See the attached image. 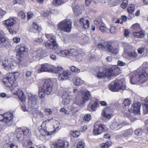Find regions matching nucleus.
Masks as SVG:
<instances>
[{"mask_svg": "<svg viewBox=\"0 0 148 148\" xmlns=\"http://www.w3.org/2000/svg\"><path fill=\"white\" fill-rule=\"evenodd\" d=\"M148 79V63L144 62L143 66L133 72L130 82L133 84H139L147 81Z\"/></svg>", "mask_w": 148, "mask_h": 148, "instance_id": "obj_1", "label": "nucleus"}, {"mask_svg": "<svg viewBox=\"0 0 148 148\" xmlns=\"http://www.w3.org/2000/svg\"><path fill=\"white\" fill-rule=\"evenodd\" d=\"M53 88L52 82L50 79H45L43 85L39 89V96L41 99L44 98L45 94H51Z\"/></svg>", "mask_w": 148, "mask_h": 148, "instance_id": "obj_2", "label": "nucleus"}, {"mask_svg": "<svg viewBox=\"0 0 148 148\" xmlns=\"http://www.w3.org/2000/svg\"><path fill=\"white\" fill-rule=\"evenodd\" d=\"M95 46L100 50L108 51H111L112 47L111 43L103 40L101 38H96L95 39Z\"/></svg>", "mask_w": 148, "mask_h": 148, "instance_id": "obj_3", "label": "nucleus"}, {"mask_svg": "<svg viewBox=\"0 0 148 148\" xmlns=\"http://www.w3.org/2000/svg\"><path fill=\"white\" fill-rule=\"evenodd\" d=\"M109 88L110 90L114 92L124 90L126 89L125 82L122 80H115L110 84Z\"/></svg>", "mask_w": 148, "mask_h": 148, "instance_id": "obj_4", "label": "nucleus"}, {"mask_svg": "<svg viewBox=\"0 0 148 148\" xmlns=\"http://www.w3.org/2000/svg\"><path fill=\"white\" fill-rule=\"evenodd\" d=\"M19 75V73L17 72H14L8 74L5 78L3 79V82L8 87H12L16 82V79Z\"/></svg>", "mask_w": 148, "mask_h": 148, "instance_id": "obj_5", "label": "nucleus"}, {"mask_svg": "<svg viewBox=\"0 0 148 148\" xmlns=\"http://www.w3.org/2000/svg\"><path fill=\"white\" fill-rule=\"evenodd\" d=\"M46 38L49 39L45 44V45L48 49L53 50L56 49L58 47L56 41L55 36L53 34H45Z\"/></svg>", "mask_w": 148, "mask_h": 148, "instance_id": "obj_6", "label": "nucleus"}, {"mask_svg": "<svg viewBox=\"0 0 148 148\" xmlns=\"http://www.w3.org/2000/svg\"><path fill=\"white\" fill-rule=\"evenodd\" d=\"M72 26V22L68 19H66L60 22L58 24V29L66 32H70Z\"/></svg>", "mask_w": 148, "mask_h": 148, "instance_id": "obj_7", "label": "nucleus"}, {"mask_svg": "<svg viewBox=\"0 0 148 148\" xmlns=\"http://www.w3.org/2000/svg\"><path fill=\"white\" fill-rule=\"evenodd\" d=\"M13 115L12 113L8 112L3 114L0 115V121L5 123L9 126L12 124Z\"/></svg>", "mask_w": 148, "mask_h": 148, "instance_id": "obj_8", "label": "nucleus"}, {"mask_svg": "<svg viewBox=\"0 0 148 148\" xmlns=\"http://www.w3.org/2000/svg\"><path fill=\"white\" fill-rule=\"evenodd\" d=\"M14 57L3 60L2 61V65L3 68L6 70L13 68L16 65Z\"/></svg>", "mask_w": 148, "mask_h": 148, "instance_id": "obj_9", "label": "nucleus"}, {"mask_svg": "<svg viewBox=\"0 0 148 148\" xmlns=\"http://www.w3.org/2000/svg\"><path fill=\"white\" fill-rule=\"evenodd\" d=\"M15 132L17 138L19 140H21L23 139V134L24 137H26L28 135L30 132L27 128H24L22 129L21 128H18L16 129Z\"/></svg>", "mask_w": 148, "mask_h": 148, "instance_id": "obj_10", "label": "nucleus"}, {"mask_svg": "<svg viewBox=\"0 0 148 148\" xmlns=\"http://www.w3.org/2000/svg\"><path fill=\"white\" fill-rule=\"evenodd\" d=\"M11 92L14 94L16 95L21 101L23 102L25 101V97L23 92H22L21 90L18 87L16 86L12 89Z\"/></svg>", "mask_w": 148, "mask_h": 148, "instance_id": "obj_11", "label": "nucleus"}, {"mask_svg": "<svg viewBox=\"0 0 148 148\" xmlns=\"http://www.w3.org/2000/svg\"><path fill=\"white\" fill-rule=\"evenodd\" d=\"M16 23V20L13 18H10L5 21V24L11 34H14L16 32L11 28L15 25Z\"/></svg>", "mask_w": 148, "mask_h": 148, "instance_id": "obj_12", "label": "nucleus"}, {"mask_svg": "<svg viewBox=\"0 0 148 148\" xmlns=\"http://www.w3.org/2000/svg\"><path fill=\"white\" fill-rule=\"evenodd\" d=\"M94 135H98L103 131L105 130L106 127L104 125H100L98 122H96L94 125Z\"/></svg>", "mask_w": 148, "mask_h": 148, "instance_id": "obj_13", "label": "nucleus"}, {"mask_svg": "<svg viewBox=\"0 0 148 148\" xmlns=\"http://www.w3.org/2000/svg\"><path fill=\"white\" fill-rule=\"evenodd\" d=\"M71 72L69 70H65L58 75V79L60 81H63L68 79L69 77L71 74Z\"/></svg>", "mask_w": 148, "mask_h": 148, "instance_id": "obj_14", "label": "nucleus"}, {"mask_svg": "<svg viewBox=\"0 0 148 148\" xmlns=\"http://www.w3.org/2000/svg\"><path fill=\"white\" fill-rule=\"evenodd\" d=\"M53 68L52 66L47 63H45L42 65L41 68L38 70L37 72L38 73L44 72H51L53 71Z\"/></svg>", "mask_w": 148, "mask_h": 148, "instance_id": "obj_15", "label": "nucleus"}, {"mask_svg": "<svg viewBox=\"0 0 148 148\" xmlns=\"http://www.w3.org/2000/svg\"><path fill=\"white\" fill-rule=\"evenodd\" d=\"M140 105L139 103H134L131 107L128 109L129 111L131 113L139 114L140 112Z\"/></svg>", "mask_w": 148, "mask_h": 148, "instance_id": "obj_16", "label": "nucleus"}, {"mask_svg": "<svg viewBox=\"0 0 148 148\" xmlns=\"http://www.w3.org/2000/svg\"><path fill=\"white\" fill-rule=\"evenodd\" d=\"M119 69L116 65L113 66L112 68H110L106 70L104 72L105 73V77H110L111 75H113V73L115 72Z\"/></svg>", "mask_w": 148, "mask_h": 148, "instance_id": "obj_17", "label": "nucleus"}, {"mask_svg": "<svg viewBox=\"0 0 148 148\" xmlns=\"http://www.w3.org/2000/svg\"><path fill=\"white\" fill-rule=\"evenodd\" d=\"M64 141L61 140H58L56 142L53 143L51 145L52 148H66Z\"/></svg>", "mask_w": 148, "mask_h": 148, "instance_id": "obj_18", "label": "nucleus"}, {"mask_svg": "<svg viewBox=\"0 0 148 148\" xmlns=\"http://www.w3.org/2000/svg\"><path fill=\"white\" fill-rule=\"evenodd\" d=\"M127 124L125 121L123 123L114 122L112 123L110 127L112 129L117 130L121 128L123 126L126 125Z\"/></svg>", "mask_w": 148, "mask_h": 148, "instance_id": "obj_19", "label": "nucleus"}, {"mask_svg": "<svg viewBox=\"0 0 148 148\" xmlns=\"http://www.w3.org/2000/svg\"><path fill=\"white\" fill-rule=\"evenodd\" d=\"M16 49L18 50V54L21 57H23V53L27 52L29 51L28 48L23 45H18L16 47Z\"/></svg>", "mask_w": 148, "mask_h": 148, "instance_id": "obj_20", "label": "nucleus"}, {"mask_svg": "<svg viewBox=\"0 0 148 148\" xmlns=\"http://www.w3.org/2000/svg\"><path fill=\"white\" fill-rule=\"evenodd\" d=\"M27 96L28 99L29 103L34 105L36 103L38 98V96L36 95H33L31 93H28Z\"/></svg>", "mask_w": 148, "mask_h": 148, "instance_id": "obj_21", "label": "nucleus"}, {"mask_svg": "<svg viewBox=\"0 0 148 148\" xmlns=\"http://www.w3.org/2000/svg\"><path fill=\"white\" fill-rule=\"evenodd\" d=\"M39 131L41 135L39 136V138L42 141L45 140L46 136L50 135L52 133V132H47L46 130L42 128L40 129Z\"/></svg>", "mask_w": 148, "mask_h": 148, "instance_id": "obj_22", "label": "nucleus"}, {"mask_svg": "<svg viewBox=\"0 0 148 148\" xmlns=\"http://www.w3.org/2000/svg\"><path fill=\"white\" fill-rule=\"evenodd\" d=\"M110 108L109 107H107L104 108L102 111L101 115L104 118L110 119L111 115L110 114Z\"/></svg>", "mask_w": 148, "mask_h": 148, "instance_id": "obj_23", "label": "nucleus"}, {"mask_svg": "<svg viewBox=\"0 0 148 148\" xmlns=\"http://www.w3.org/2000/svg\"><path fill=\"white\" fill-rule=\"evenodd\" d=\"M80 23L85 29H88L89 26V21L84 18H81L79 21Z\"/></svg>", "mask_w": 148, "mask_h": 148, "instance_id": "obj_24", "label": "nucleus"}, {"mask_svg": "<svg viewBox=\"0 0 148 148\" xmlns=\"http://www.w3.org/2000/svg\"><path fill=\"white\" fill-rule=\"evenodd\" d=\"M135 9V5L133 4H132L129 5L127 8V11L130 14L129 15V19L132 18L134 16V14L132 13L134 12Z\"/></svg>", "mask_w": 148, "mask_h": 148, "instance_id": "obj_25", "label": "nucleus"}, {"mask_svg": "<svg viewBox=\"0 0 148 148\" xmlns=\"http://www.w3.org/2000/svg\"><path fill=\"white\" fill-rule=\"evenodd\" d=\"M85 103L82 99L79 97H76L73 101V103L79 106H81Z\"/></svg>", "mask_w": 148, "mask_h": 148, "instance_id": "obj_26", "label": "nucleus"}, {"mask_svg": "<svg viewBox=\"0 0 148 148\" xmlns=\"http://www.w3.org/2000/svg\"><path fill=\"white\" fill-rule=\"evenodd\" d=\"M69 96L66 93H64L62 96V102L65 105H67L70 102Z\"/></svg>", "mask_w": 148, "mask_h": 148, "instance_id": "obj_27", "label": "nucleus"}, {"mask_svg": "<svg viewBox=\"0 0 148 148\" xmlns=\"http://www.w3.org/2000/svg\"><path fill=\"white\" fill-rule=\"evenodd\" d=\"M79 43L82 45H84L88 42L89 38L84 35L79 38Z\"/></svg>", "mask_w": 148, "mask_h": 148, "instance_id": "obj_28", "label": "nucleus"}, {"mask_svg": "<svg viewBox=\"0 0 148 148\" xmlns=\"http://www.w3.org/2000/svg\"><path fill=\"white\" fill-rule=\"evenodd\" d=\"M138 32H135L133 33L134 36L136 38H142L145 36V32L142 30L138 31Z\"/></svg>", "mask_w": 148, "mask_h": 148, "instance_id": "obj_29", "label": "nucleus"}, {"mask_svg": "<svg viewBox=\"0 0 148 148\" xmlns=\"http://www.w3.org/2000/svg\"><path fill=\"white\" fill-rule=\"evenodd\" d=\"M90 96V92L88 91L83 92L82 93V99L85 102L89 99Z\"/></svg>", "mask_w": 148, "mask_h": 148, "instance_id": "obj_30", "label": "nucleus"}, {"mask_svg": "<svg viewBox=\"0 0 148 148\" xmlns=\"http://www.w3.org/2000/svg\"><path fill=\"white\" fill-rule=\"evenodd\" d=\"M8 43L5 38L2 35L0 36V46L1 47H5Z\"/></svg>", "mask_w": 148, "mask_h": 148, "instance_id": "obj_31", "label": "nucleus"}, {"mask_svg": "<svg viewBox=\"0 0 148 148\" xmlns=\"http://www.w3.org/2000/svg\"><path fill=\"white\" fill-rule=\"evenodd\" d=\"M79 51L73 49H69V56L74 57L75 58Z\"/></svg>", "mask_w": 148, "mask_h": 148, "instance_id": "obj_32", "label": "nucleus"}, {"mask_svg": "<svg viewBox=\"0 0 148 148\" xmlns=\"http://www.w3.org/2000/svg\"><path fill=\"white\" fill-rule=\"evenodd\" d=\"M73 9L74 13L76 15H78L80 13L81 8L78 5L75 4L73 5Z\"/></svg>", "mask_w": 148, "mask_h": 148, "instance_id": "obj_33", "label": "nucleus"}, {"mask_svg": "<svg viewBox=\"0 0 148 148\" xmlns=\"http://www.w3.org/2000/svg\"><path fill=\"white\" fill-rule=\"evenodd\" d=\"M40 27L36 23H34L32 24V28L30 31L34 32H36L37 31L40 30Z\"/></svg>", "mask_w": 148, "mask_h": 148, "instance_id": "obj_34", "label": "nucleus"}, {"mask_svg": "<svg viewBox=\"0 0 148 148\" xmlns=\"http://www.w3.org/2000/svg\"><path fill=\"white\" fill-rule=\"evenodd\" d=\"M112 145V143L111 141L107 140L105 143H102L100 145L101 148H108Z\"/></svg>", "mask_w": 148, "mask_h": 148, "instance_id": "obj_35", "label": "nucleus"}, {"mask_svg": "<svg viewBox=\"0 0 148 148\" xmlns=\"http://www.w3.org/2000/svg\"><path fill=\"white\" fill-rule=\"evenodd\" d=\"M57 53L59 56L62 57L69 56V50H60L57 52Z\"/></svg>", "mask_w": 148, "mask_h": 148, "instance_id": "obj_36", "label": "nucleus"}, {"mask_svg": "<svg viewBox=\"0 0 148 148\" xmlns=\"http://www.w3.org/2000/svg\"><path fill=\"white\" fill-rule=\"evenodd\" d=\"M84 55V53L79 51L75 58L78 62H81L82 60Z\"/></svg>", "mask_w": 148, "mask_h": 148, "instance_id": "obj_37", "label": "nucleus"}, {"mask_svg": "<svg viewBox=\"0 0 148 148\" xmlns=\"http://www.w3.org/2000/svg\"><path fill=\"white\" fill-rule=\"evenodd\" d=\"M132 29L134 31L142 30L140 25L138 23H136L133 24L131 27Z\"/></svg>", "mask_w": 148, "mask_h": 148, "instance_id": "obj_38", "label": "nucleus"}, {"mask_svg": "<svg viewBox=\"0 0 148 148\" xmlns=\"http://www.w3.org/2000/svg\"><path fill=\"white\" fill-rule=\"evenodd\" d=\"M133 132V130L132 129H129L123 132L122 134H121V136H128L131 135Z\"/></svg>", "mask_w": 148, "mask_h": 148, "instance_id": "obj_39", "label": "nucleus"}, {"mask_svg": "<svg viewBox=\"0 0 148 148\" xmlns=\"http://www.w3.org/2000/svg\"><path fill=\"white\" fill-rule=\"evenodd\" d=\"M52 124L53 125L54 131H58L60 126V123L59 122L53 119V121Z\"/></svg>", "mask_w": 148, "mask_h": 148, "instance_id": "obj_40", "label": "nucleus"}, {"mask_svg": "<svg viewBox=\"0 0 148 148\" xmlns=\"http://www.w3.org/2000/svg\"><path fill=\"white\" fill-rule=\"evenodd\" d=\"M73 81L74 82L73 84L76 85H79L82 84L83 81L80 78L76 77L73 79Z\"/></svg>", "mask_w": 148, "mask_h": 148, "instance_id": "obj_41", "label": "nucleus"}, {"mask_svg": "<svg viewBox=\"0 0 148 148\" xmlns=\"http://www.w3.org/2000/svg\"><path fill=\"white\" fill-rule=\"evenodd\" d=\"M131 102L128 99H126L124 101L123 103V106L124 108H127L131 104Z\"/></svg>", "mask_w": 148, "mask_h": 148, "instance_id": "obj_42", "label": "nucleus"}, {"mask_svg": "<svg viewBox=\"0 0 148 148\" xmlns=\"http://www.w3.org/2000/svg\"><path fill=\"white\" fill-rule=\"evenodd\" d=\"M94 23L97 28H99L102 24L101 21L98 18H96L94 20Z\"/></svg>", "mask_w": 148, "mask_h": 148, "instance_id": "obj_43", "label": "nucleus"}, {"mask_svg": "<svg viewBox=\"0 0 148 148\" xmlns=\"http://www.w3.org/2000/svg\"><path fill=\"white\" fill-rule=\"evenodd\" d=\"M70 134L73 137H78L80 135V132H79L75 131H71Z\"/></svg>", "mask_w": 148, "mask_h": 148, "instance_id": "obj_44", "label": "nucleus"}, {"mask_svg": "<svg viewBox=\"0 0 148 148\" xmlns=\"http://www.w3.org/2000/svg\"><path fill=\"white\" fill-rule=\"evenodd\" d=\"M128 56L127 58H135L137 56V54L135 52H131L130 53H127Z\"/></svg>", "mask_w": 148, "mask_h": 148, "instance_id": "obj_45", "label": "nucleus"}, {"mask_svg": "<svg viewBox=\"0 0 148 148\" xmlns=\"http://www.w3.org/2000/svg\"><path fill=\"white\" fill-rule=\"evenodd\" d=\"M43 51L42 48H40L37 51H35L33 53L34 54L36 55L37 57H40V55L42 54Z\"/></svg>", "mask_w": 148, "mask_h": 148, "instance_id": "obj_46", "label": "nucleus"}, {"mask_svg": "<svg viewBox=\"0 0 148 148\" xmlns=\"http://www.w3.org/2000/svg\"><path fill=\"white\" fill-rule=\"evenodd\" d=\"M111 51L109 52L113 54H117L119 52V49L118 47L113 48L112 47L111 49Z\"/></svg>", "mask_w": 148, "mask_h": 148, "instance_id": "obj_47", "label": "nucleus"}, {"mask_svg": "<svg viewBox=\"0 0 148 148\" xmlns=\"http://www.w3.org/2000/svg\"><path fill=\"white\" fill-rule=\"evenodd\" d=\"M64 71L63 70L62 68L60 66H58L56 69V73L57 74V75Z\"/></svg>", "mask_w": 148, "mask_h": 148, "instance_id": "obj_48", "label": "nucleus"}, {"mask_svg": "<svg viewBox=\"0 0 148 148\" xmlns=\"http://www.w3.org/2000/svg\"><path fill=\"white\" fill-rule=\"evenodd\" d=\"M143 113L146 114L148 113V103L144 104L143 106Z\"/></svg>", "mask_w": 148, "mask_h": 148, "instance_id": "obj_49", "label": "nucleus"}, {"mask_svg": "<svg viewBox=\"0 0 148 148\" xmlns=\"http://www.w3.org/2000/svg\"><path fill=\"white\" fill-rule=\"evenodd\" d=\"M64 2L62 0H53V3L55 5H60L63 4Z\"/></svg>", "mask_w": 148, "mask_h": 148, "instance_id": "obj_50", "label": "nucleus"}, {"mask_svg": "<svg viewBox=\"0 0 148 148\" xmlns=\"http://www.w3.org/2000/svg\"><path fill=\"white\" fill-rule=\"evenodd\" d=\"M128 0H124L123 1V3L121 5V7L124 9L126 8L128 5Z\"/></svg>", "mask_w": 148, "mask_h": 148, "instance_id": "obj_51", "label": "nucleus"}, {"mask_svg": "<svg viewBox=\"0 0 148 148\" xmlns=\"http://www.w3.org/2000/svg\"><path fill=\"white\" fill-rule=\"evenodd\" d=\"M99 28V30L103 33H106V32L107 29L104 26L102 25V24L100 25Z\"/></svg>", "mask_w": 148, "mask_h": 148, "instance_id": "obj_52", "label": "nucleus"}, {"mask_svg": "<svg viewBox=\"0 0 148 148\" xmlns=\"http://www.w3.org/2000/svg\"><path fill=\"white\" fill-rule=\"evenodd\" d=\"M14 147L18 148L17 146L13 144H11L10 146L7 144H5L4 145L3 148H13Z\"/></svg>", "mask_w": 148, "mask_h": 148, "instance_id": "obj_53", "label": "nucleus"}, {"mask_svg": "<svg viewBox=\"0 0 148 148\" xmlns=\"http://www.w3.org/2000/svg\"><path fill=\"white\" fill-rule=\"evenodd\" d=\"M91 118V116L90 115L86 114L84 116L83 119L85 121L88 122L90 120Z\"/></svg>", "mask_w": 148, "mask_h": 148, "instance_id": "obj_54", "label": "nucleus"}, {"mask_svg": "<svg viewBox=\"0 0 148 148\" xmlns=\"http://www.w3.org/2000/svg\"><path fill=\"white\" fill-rule=\"evenodd\" d=\"M70 69L72 71L75 73H79L80 71V69L77 68L74 66H71Z\"/></svg>", "mask_w": 148, "mask_h": 148, "instance_id": "obj_55", "label": "nucleus"}, {"mask_svg": "<svg viewBox=\"0 0 148 148\" xmlns=\"http://www.w3.org/2000/svg\"><path fill=\"white\" fill-rule=\"evenodd\" d=\"M18 16L21 18L22 19L24 18L25 17V15L23 11H19L18 13Z\"/></svg>", "mask_w": 148, "mask_h": 148, "instance_id": "obj_56", "label": "nucleus"}, {"mask_svg": "<svg viewBox=\"0 0 148 148\" xmlns=\"http://www.w3.org/2000/svg\"><path fill=\"white\" fill-rule=\"evenodd\" d=\"M110 33L113 34H115L117 33V30L116 28L115 27H112L110 30Z\"/></svg>", "mask_w": 148, "mask_h": 148, "instance_id": "obj_57", "label": "nucleus"}, {"mask_svg": "<svg viewBox=\"0 0 148 148\" xmlns=\"http://www.w3.org/2000/svg\"><path fill=\"white\" fill-rule=\"evenodd\" d=\"M84 143L82 141H81L77 144V148H84Z\"/></svg>", "mask_w": 148, "mask_h": 148, "instance_id": "obj_58", "label": "nucleus"}, {"mask_svg": "<svg viewBox=\"0 0 148 148\" xmlns=\"http://www.w3.org/2000/svg\"><path fill=\"white\" fill-rule=\"evenodd\" d=\"M34 14L31 11H29L27 13V20H29L33 16Z\"/></svg>", "mask_w": 148, "mask_h": 148, "instance_id": "obj_59", "label": "nucleus"}, {"mask_svg": "<svg viewBox=\"0 0 148 148\" xmlns=\"http://www.w3.org/2000/svg\"><path fill=\"white\" fill-rule=\"evenodd\" d=\"M143 132L142 130L141 129H138L135 131V133L136 135H141Z\"/></svg>", "mask_w": 148, "mask_h": 148, "instance_id": "obj_60", "label": "nucleus"}, {"mask_svg": "<svg viewBox=\"0 0 148 148\" xmlns=\"http://www.w3.org/2000/svg\"><path fill=\"white\" fill-rule=\"evenodd\" d=\"M97 77L98 78H102L105 77V73L104 71L99 72L97 74Z\"/></svg>", "mask_w": 148, "mask_h": 148, "instance_id": "obj_61", "label": "nucleus"}, {"mask_svg": "<svg viewBox=\"0 0 148 148\" xmlns=\"http://www.w3.org/2000/svg\"><path fill=\"white\" fill-rule=\"evenodd\" d=\"M49 14V12L48 11H43L41 12V15L44 17L48 16Z\"/></svg>", "mask_w": 148, "mask_h": 148, "instance_id": "obj_62", "label": "nucleus"}, {"mask_svg": "<svg viewBox=\"0 0 148 148\" xmlns=\"http://www.w3.org/2000/svg\"><path fill=\"white\" fill-rule=\"evenodd\" d=\"M43 42V40L41 38H37L34 39L33 41L34 43H41Z\"/></svg>", "mask_w": 148, "mask_h": 148, "instance_id": "obj_63", "label": "nucleus"}, {"mask_svg": "<svg viewBox=\"0 0 148 148\" xmlns=\"http://www.w3.org/2000/svg\"><path fill=\"white\" fill-rule=\"evenodd\" d=\"M13 40L14 42L16 43H18L20 42V38H19L16 37H14L13 39Z\"/></svg>", "mask_w": 148, "mask_h": 148, "instance_id": "obj_64", "label": "nucleus"}]
</instances>
